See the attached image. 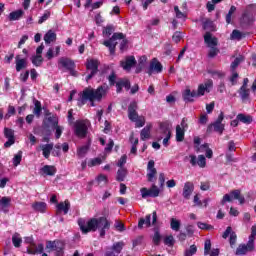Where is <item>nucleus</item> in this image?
<instances>
[{
  "label": "nucleus",
  "instance_id": "obj_1",
  "mask_svg": "<svg viewBox=\"0 0 256 256\" xmlns=\"http://www.w3.org/2000/svg\"><path fill=\"white\" fill-rule=\"evenodd\" d=\"M78 225L80 230L84 235L87 233L95 232L97 229L100 231V237H105L107 231L111 229V222L107 220V217L102 216L99 218H91L87 224H85V220H78Z\"/></svg>",
  "mask_w": 256,
  "mask_h": 256
},
{
  "label": "nucleus",
  "instance_id": "obj_2",
  "mask_svg": "<svg viewBox=\"0 0 256 256\" xmlns=\"http://www.w3.org/2000/svg\"><path fill=\"white\" fill-rule=\"evenodd\" d=\"M105 95V88L99 86L97 89L85 88L78 98V107H83L87 101H91V106L95 107L93 101H101Z\"/></svg>",
  "mask_w": 256,
  "mask_h": 256
},
{
  "label": "nucleus",
  "instance_id": "obj_3",
  "mask_svg": "<svg viewBox=\"0 0 256 256\" xmlns=\"http://www.w3.org/2000/svg\"><path fill=\"white\" fill-rule=\"evenodd\" d=\"M118 40H122L120 43V51H123V49H125L127 47L128 41H127V39H125V34H123L121 32L114 33L111 38H109L108 40H106L102 43V45H104L105 47H108V49L110 51V55L115 54V49L117 47Z\"/></svg>",
  "mask_w": 256,
  "mask_h": 256
},
{
  "label": "nucleus",
  "instance_id": "obj_4",
  "mask_svg": "<svg viewBox=\"0 0 256 256\" xmlns=\"http://www.w3.org/2000/svg\"><path fill=\"white\" fill-rule=\"evenodd\" d=\"M99 65H101V62L97 59H87L86 60V71H90V73L86 76V81H91L92 78L96 76L97 73H99Z\"/></svg>",
  "mask_w": 256,
  "mask_h": 256
},
{
  "label": "nucleus",
  "instance_id": "obj_5",
  "mask_svg": "<svg viewBox=\"0 0 256 256\" xmlns=\"http://www.w3.org/2000/svg\"><path fill=\"white\" fill-rule=\"evenodd\" d=\"M232 199H236L239 201L240 205L245 203V197L241 195V190L236 189L232 190L230 194H225L221 200V205H225L227 202L231 203Z\"/></svg>",
  "mask_w": 256,
  "mask_h": 256
},
{
  "label": "nucleus",
  "instance_id": "obj_6",
  "mask_svg": "<svg viewBox=\"0 0 256 256\" xmlns=\"http://www.w3.org/2000/svg\"><path fill=\"white\" fill-rule=\"evenodd\" d=\"M155 227L157 225V211L152 212V222H151V214L145 216V218H140L138 220V229H143L144 227L148 228Z\"/></svg>",
  "mask_w": 256,
  "mask_h": 256
},
{
  "label": "nucleus",
  "instance_id": "obj_7",
  "mask_svg": "<svg viewBox=\"0 0 256 256\" xmlns=\"http://www.w3.org/2000/svg\"><path fill=\"white\" fill-rule=\"evenodd\" d=\"M58 63L59 65H61V67L67 69V71L70 72V75H72V77H75V75H77V72L75 71V61L71 60V58L61 57Z\"/></svg>",
  "mask_w": 256,
  "mask_h": 256
},
{
  "label": "nucleus",
  "instance_id": "obj_8",
  "mask_svg": "<svg viewBox=\"0 0 256 256\" xmlns=\"http://www.w3.org/2000/svg\"><path fill=\"white\" fill-rule=\"evenodd\" d=\"M87 124L83 120H77L74 123V133L76 137H87Z\"/></svg>",
  "mask_w": 256,
  "mask_h": 256
},
{
  "label": "nucleus",
  "instance_id": "obj_9",
  "mask_svg": "<svg viewBox=\"0 0 256 256\" xmlns=\"http://www.w3.org/2000/svg\"><path fill=\"white\" fill-rule=\"evenodd\" d=\"M123 247H125V243L122 241L116 242L112 247L106 248L105 256H118L123 251Z\"/></svg>",
  "mask_w": 256,
  "mask_h": 256
},
{
  "label": "nucleus",
  "instance_id": "obj_10",
  "mask_svg": "<svg viewBox=\"0 0 256 256\" xmlns=\"http://www.w3.org/2000/svg\"><path fill=\"white\" fill-rule=\"evenodd\" d=\"M163 72V64L157 60V58H153L150 62V66L147 69L146 73L148 75H153V73H162Z\"/></svg>",
  "mask_w": 256,
  "mask_h": 256
},
{
  "label": "nucleus",
  "instance_id": "obj_11",
  "mask_svg": "<svg viewBox=\"0 0 256 256\" xmlns=\"http://www.w3.org/2000/svg\"><path fill=\"white\" fill-rule=\"evenodd\" d=\"M140 193L142 195V199H147V197H159V188L157 187V185H152L151 189H147V188H141L140 189Z\"/></svg>",
  "mask_w": 256,
  "mask_h": 256
},
{
  "label": "nucleus",
  "instance_id": "obj_12",
  "mask_svg": "<svg viewBox=\"0 0 256 256\" xmlns=\"http://www.w3.org/2000/svg\"><path fill=\"white\" fill-rule=\"evenodd\" d=\"M123 89L125 91H130L131 89V81L128 78H120L116 82V93H123Z\"/></svg>",
  "mask_w": 256,
  "mask_h": 256
},
{
  "label": "nucleus",
  "instance_id": "obj_13",
  "mask_svg": "<svg viewBox=\"0 0 256 256\" xmlns=\"http://www.w3.org/2000/svg\"><path fill=\"white\" fill-rule=\"evenodd\" d=\"M46 249H50V251H62L65 250V243L61 240H54V241H47L46 242Z\"/></svg>",
  "mask_w": 256,
  "mask_h": 256
},
{
  "label": "nucleus",
  "instance_id": "obj_14",
  "mask_svg": "<svg viewBox=\"0 0 256 256\" xmlns=\"http://www.w3.org/2000/svg\"><path fill=\"white\" fill-rule=\"evenodd\" d=\"M211 89H213V80H208L204 84H200L198 86L196 96L197 97H203V95H205V91H206V93H210Z\"/></svg>",
  "mask_w": 256,
  "mask_h": 256
},
{
  "label": "nucleus",
  "instance_id": "obj_15",
  "mask_svg": "<svg viewBox=\"0 0 256 256\" xmlns=\"http://www.w3.org/2000/svg\"><path fill=\"white\" fill-rule=\"evenodd\" d=\"M147 181L153 183L155 181V176L157 175V169L155 168V161L150 160L147 165Z\"/></svg>",
  "mask_w": 256,
  "mask_h": 256
},
{
  "label": "nucleus",
  "instance_id": "obj_16",
  "mask_svg": "<svg viewBox=\"0 0 256 256\" xmlns=\"http://www.w3.org/2000/svg\"><path fill=\"white\" fill-rule=\"evenodd\" d=\"M137 109H139V106L137 105V101L130 102L128 106V119H130L132 122L137 121V118L139 117V113H137Z\"/></svg>",
  "mask_w": 256,
  "mask_h": 256
},
{
  "label": "nucleus",
  "instance_id": "obj_17",
  "mask_svg": "<svg viewBox=\"0 0 256 256\" xmlns=\"http://www.w3.org/2000/svg\"><path fill=\"white\" fill-rule=\"evenodd\" d=\"M135 65H137V60L135 59V56H127L125 58V61L120 62V66L122 67V69H124V71H131V69H133Z\"/></svg>",
  "mask_w": 256,
  "mask_h": 256
},
{
  "label": "nucleus",
  "instance_id": "obj_18",
  "mask_svg": "<svg viewBox=\"0 0 256 256\" xmlns=\"http://www.w3.org/2000/svg\"><path fill=\"white\" fill-rule=\"evenodd\" d=\"M255 13H256V4L247 5L242 13L243 21H246V23H249V17H253Z\"/></svg>",
  "mask_w": 256,
  "mask_h": 256
},
{
  "label": "nucleus",
  "instance_id": "obj_19",
  "mask_svg": "<svg viewBox=\"0 0 256 256\" xmlns=\"http://www.w3.org/2000/svg\"><path fill=\"white\" fill-rule=\"evenodd\" d=\"M195 191V184L191 181H187L184 184L182 196L184 199L189 200L191 199V195H193V192Z\"/></svg>",
  "mask_w": 256,
  "mask_h": 256
},
{
  "label": "nucleus",
  "instance_id": "obj_20",
  "mask_svg": "<svg viewBox=\"0 0 256 256\" xmlns=\"http://www.w3.org/2000/svg\"><path fill=\"white\" fill-rule=\"evenodd\" d=\"M70 209L71 202H69V200H65L64 202H60L56 205V214L61 215V213H63L64 215H67Z\"/></svg>",
  "mask_w": 256,
  "mask_h": 256
},
{
  "label": "nucleus",
  "instance_id": "obj_21",
  "mask_svg": "<svg viewBox=\"0 0 256 256\" xmlns=\"http://www.w3.org/2000/svg\"><path fill=\"white\" fill-rule=\"evenodd\" d=\"M43 251H45V246L43 245V243H40L38 245L37 243H35V246L30 245L26 249V253H28V255H41Z\"/></svg>",
  "mask_w": 256,
  "mask_h": 256
},
{
  "label": "nucleus",
  "instance_id": "obj_22",
  "mask_svg": "<svg viewBox=\"0 0 256 256\" xmlns=\"http://www.w3.org/2000/svg\"><path fill=\"white\" fill-rule=\"evenodd\" d=\"M212 131L219 133V135H223V131H225V124H218L217 122L209 124L206 133L211 134Z\"/></svg>",
  "mask_w": 256,
  "mask_h": 256
},
{
  "label": "nucleus",
  "instance_id": "obj_23",
  "mask_svg": "<svg viewBox=\"0 0 256 256\" xmlns=\"http://www.w3.org/2000/svg\"><path fill=\"white\" fill-rule=\"evenodd\" d=\"M182 97L185 103H193V101H195L194 100L195 97H197V91L196 90L191 91V89L187 88L182 93Z\"/></svg>",
  "mask_w": 256,
  "mask_h": 256
},
{
  "label": "nucleus",
  "instance_id": "obj_24",
  "mask_svg": "<svg viewBox=\"0 0 256 256\" xmlns=\"http://www.w3.org/2000/svg\"><path fill=\"white\" fill-rule=\"evenodd\" d=\"M15 65L17 73H20L23 69H27V58H21L20 55H16Z\"/></svg>",
  "mask_w": 256,
  "mask_h": 256
},
{
  "label": "nucleus",
  "instance_id": "obj_25",
  "mask_svg": "<svg viewBox=\"0 0 256 256\" xmlns=\"http://www.w3.org/2000/svg\"><path fill=\"white\" fill-rule=\"evenodd\" d=\"M204 43H206L208 47H217L219 41L217 40V37H213L211 32H206L204 35Z\"/></svg>",
  "mask_w": 256,
  "mask_h": 256
},
{
  "label": "nucleus",
  "instance_id": "obj_26",
  "mask_svg": "<svg viewBox=\"0 0 256 256\" xmlns=\"http://www.w3.org/2000/svg\"><path fill=\"white\" fill-rule=\"evenodd\" d=\"M202 28H203L204 31H207V33L217 31V29L215 27V23L213 22V20H211L209 18H205L202 21Z\"/></svg>",
  "mask_w": 256,
  "mask_h": 256
},
{
  "label": "nucleus",
  "instance_id": "obj_27",
  "mask_svg": "<svg viewBox=\"0 0 256 256\" xmlns=\"http://www.w3.org/2000/svg\"><path fill=\"white\" fill-rule=\"evenodd\" d=\"M154 231V235L152 236V242L154 245H156V247H159V245H161V231L159 230V226H154L153 228Z\"/></svg>",
  "mask_w": 256,
  "mask_h": 256
},
{
  "label": "nucleus",
  "instance_id": "obj_28",
  "mask_svg": "<svg viewBox=\"0 0 256 256\" xmlns=\"http://www.w3.org/2000/svg\"><path fill=\"white\" fill-rule=\"evenodd\" d=\"M151 124L146 125L140 132L141 141H147V139L151 138Z\"/></svg>",
  "mask_w": 256,
  "mask_h": 256
},
{
  "label": "nucleus",
  "instance_id": "obj_29",
  "mask_svg": "<svg viewBox=\"0 0 256 256\" xmlns=\"http://www.w3.org/2000/svg\"><path fill=\"white\" fill-rule=\"evenodd\" d=\"M237 121H240V123H244L245 125H251L253 123V116L251 115H245L243 113H240L236 116Z\"/></svg>",
  "mask_w": 256,
  "mask_h": 256
},
{
  "label": "nucleus",
  "instance_id": "obj_30",
  "mask_svg": "<svg viewBox=\"0 0 256 256\" xmlns=\"http://www.w3.org/2000/svg\"><path fill=\"white\" fill-rule=\"evenodd\" d=\"M41 171L42 173H44V175L53 177L57 173V168L54 165H45L44 167L41 168Z\"/></svg>",
  "mask_w": 256,
  "mask_h": 256
},
{
  "label": "nucleus",
  "instance_id": "obj_31",
  "mask_svg": "<svg viewBox=\"0 0 256 256\" xmlns=\"http://www.w3.org/2000/svg\"><path fill=\"white\" fill-rule=\"evenodd\" d=\"M41 149L43 157H45V159H49V157H51V151H53V143L44 144L41 146Z\"/></svg>",
  "mask_w": 256,
  "mask_h": 256
},
{
  "label": "nucleus",
  "instance_id": "obj_32",
  "mask_svg": "<svg viewBox=\"0 0 256 256\" xmlns=\"http://www.w3.org/2000/svg\"><path fill=\"white\" fill-rule=\"evenodd\" d=\"M32 209L38 213H45L47 211V203L45 202H35L32 204Z\"/></svg>",
  "mask_w": 256,
  "mask_h": 256
},
{
  "label": "nucleus",
  "instance_id": "obj_33",
  "mask_svg": "<svg viewBox=\"0 0 256 256\" xmlns=\"http://www.w3.org/2000/svg\"><path fill=\"white\" fill-rule=\"evenodd\" d=\"M44 41L47 45H49V43H53V41H57V34L53 32V30H48L44 35Z\"/></svg>",
  "mask_w": 256,
  "mask_h": 256
},
{
  "label": "nucleus",
  "instance_id": "obj_34",
  "mask_svg": "<svg viewBox=\"0 0 256 256\" xmlns=\"http://www.w3.org/2000/svg\"><path fill=\"white\" fill-rule=\"evenodd\" d=\"M254 249H249V244H240L236 249L235 255H247L249 251H253Z\"/></svg>",
  "mask_w": 256,
  "mask_h": 256
},
{
  "label": "nucleus",
  "instance_id": "obj_35",
  "mask_svg": "<svg viewBox=\"0 0 256 256\" xmlns=\"http://www.w3.org/2000/svg\"><path fill=\"white\" fill-rule=\"evenodd\" d=\"M238 93L240 95L242 103H249V89L239 88Z\"/></svg>",
  "mask_w": 256,
  "mask_h": 256
},
{
  "label": "nucleus",
  "instance_id": "obj_36",
  "mask_svg": "<svg viewBox=\"0 0 256 256\" xmlns=\"http://www.w3.org/2000/svg\"><path fill=\"white\" fill-rule=\"evenodd\" d=\"M185 131L186 130L181 128V125L176 126V141L178 143H181L185 140Z\"/></svg>",
  "mask_w": 256,
  "mask_h": 256
},
{
  "label": "nucleus",
  "instance_id": "obj_37",
  "mask_svg": "<svg viewBox=\"0 0 256 256\" xmlns=\"http://www.w3.org/2000/svg\"><path fill=\"white\" fill-rule=\"evenodd\" d=\"M21 243H23V238H21L20 233H14L12 235V244L16 249H19L21 247Z\"/></svg>",
  "mask_w": 256,
  "mask_h": 256
},
{
  "label": "nucleus",
  "instance_id": "obj_38",
  "mask_svg": "<svg viewBox=\"0 0 256 256\" xmlns=\"http://www.w3.org/2000/svg\"><path fill=\"white\" fill-rule=\"evenodd\" d=\"M127 177V168H119L116 174V181L119 183H122V181H125V178Z\"/></svg>",
  "mask_w": 256,
  "mask_h": 256
},
{
  "label": "nucleus",
  "instance_id": "obj_39",
  "mask_svg": "<svg viewBox=\"0 0 256 256\" xmlns=\"http://www.w3.org/2000/svg\"><path fill=\"white\" fill-rule=\"evenodd\" d=\"M23 10H16L9 14L8 19L9 21H19L21 17H23Z\"/></svg>",
  "mask_w": 256,
  "mask_h": 256
},
{
  "label": "nucleus",
  "instance_id": "obj_40",
  "mask_svg": "<svg viewBox=\"0 0 256 256\" xmlns=\"http://www.w3.org/2000/svg\"><path fill=\"white\" fill-rule=\"evenodd\" d=\"M41 111H43V107L41 106V101L35 100L34 101V109L33 113L36 117H41Z\"/></svg>",
  "mask_w": 256,
  "mask_h": 256
},
{
  "label": "nucleus",
  "instance_id": "obj_41",
  "mask_svg": "<svg viewBox=\"0 0 256 256\" xmlns=\"http://www.w3.org/2000/svg\"><path fill=\"white\" fill-rule=\"evenodd\" d=\"M11 206V198L4 196L0 199V207L2 210L7 209V207Z\"/></svg>",
  "mask_w": 256,
  "mask_h": 256
},
{
  "label": "nucleus",
  "instance_id": "obj_42",
  "mask_svg": "<svg viewBox=\"0 0 256 256\" xmlns=\"http://www.w3.org/2000/svg\"><path fill=\"white\" fill-rule=\"evenodd\" d=\"M114 32H115V26H113L111 24L107 25L102 30L104 37H111V35H113Z\"/></svg>",
  "mask_w": 256,
  "mask_h": 256
},
{
  "label": "nucleus",
  "instance_id": "obj_43",
  "mask_svg": "<svg viewBox=\"0 0 256 256\" xmlns=\"http://www.w3.org/2000/svg\"><path fill=\"white\" fill-rule=\"evenodd\" d=\"M31 62L35 67H41V65H43V56L42 55L32 56Z\"/></svg>",
  "mask_w": 256,
  "mask_h": 256
},
{
  "label": "nucleus",
  "instance_id": "obj_44",
  "mask_svg": "<svg viewBox=\"0 0 256 256\" xmlns=\"http://www.w3.org/2000/svg\"><path fill=\"white\" fill-rule=\"evenodd\" d=\"M22 159H23V151H18V153L14 155V158H13L14 167H19V165H21Z\"/></svg>",
  "mask_w": 256,
  "mask_h": 256
},
{
  "label": "nucleus",
  "instance_id": "obj_45",
  "mask_svg": "<svg viewBox=\"0 0 256 256\" xmlns=\"http://www.w3.org/2000/svg\"><path fill=\"white\" fill-rule=\"evenodd\" d=\"M170 227H171L172 231H179V229H181V221H179L175 218H171Z\"/></svg>",
  "mask_w": 256,
  "mask_h": 256
},
{
  "label": "nucleus",
  "instance_id": "obj_46",
  "mask_svg": "<svg viewBox=\"0 0 256 256\" xmlns=\"http://www.w3.org/2000/svg\"><path fill=\"white\" fill-rule=\"evenodd\" d=\"M159 129L163 135H169L171 133V130L169 129V124L167 122H160Z\"/></svg>",
  "mask_w": 256,
  "mask_h": 256
},
{
  "label": "nucleus",
  "instance_id": "obj_47",
  "mask_svg": "<svg viewBox=\"0 0 256 256\" xmlns=\"http://www.w3.org/2000/svg\"><path fill=\"white\" fill-rule=\"evenodd\" d=\"M197 254V245L192 244L184 251V256H193Z\"/></svg>",
  "mask_w": 256,
  "mask_h": 256
},
{
  "label": "nucleus",
  "instance_id": "obj_48",
  "mask_svg": "<svg viewBox=\"0 0 256 256\" xmlns=\"http://www.w3.org/2000/svg\"><path fill=\"white\" fill-rule=\"evenodd\" d=\"M243 37H245V34L239 30H233L231 33V39H237V41H241Z\"/></svg>",
  "mask_w": 256,
  "mask_h": 256
},
{
  "label": "nucleus",
  "instance_id": "obj_49",
  "mask_svg": "<svg viewBox=\"0 0 256 256\" xmlns=\"http://www.w3.org/2000/svg\"><path fill=\"white\" fill-rule=\"evenodd\" d=\"M235 11H237V7L235 6H231L228 13L226 14V23L227 25H230L231 23V17H233V13H235Z\"/></svg>",
  "mask_w": 256,
  "mask_h": 256
},
{
  "label": "nucleus",
  "instance_id": "obj_50",
  "mask_svg": "<svg viewBox=\"0 0 256 256\" xmlns=\"http://www.w3.org/2000/svg\"><path fill=\"white\" fill-rule=\"evenodd\" d=\"M197 165H198L201 169H205V167H207V159L205 158L204 155H199V156H198Z\"/></svg>",
  "mask_w": 256,
  "mask_h": 256
},
{
  "label": "nucleus",
  "instance_id": "obj_51",
  "mask_svg": "<svg viewBox=\"0 0 256 256\" xmlns=\"http://www.w3.org/2000/svg\"><path fill=\"white\" fill-rule=\"evenodd\" d=\"M197 227L199 229H202L203 231H211V230L214 229L213 225L207 224V223H203V222H198L197 223Z\"/></svg>",
  "mask_w": 256,
  "mask_h": 256
},
{
  "label": "nucleus",
  "instance_id": "obj_52",
  "mask_svg": "<svg viewBox=\"0 0 256 256\" xmlns=\"http://www.w3.org/2000/svg\"><path fill=\"white\" fill-rule=\"evenodd\" d=\"M164 245H167V247H173L175 245V238L173 235H169L164 238Z\"/></svg>",
  "mask_w": 256,
  "mask_h": 256
},
{
  "label": "nucleus",
  "instance_id": "obj_53",
  "mask_svg": "<svg viewBox=\"0 0 256 256\" xmlns=\"http://www.w3.org/2000/svg\"><path fill=\"white\" fill-rule=\"evenodd\" d=\"M4 137L6 139H15V132L11 128H4Z\"/></svg>",
  "mask_w": 256,
  "mask_h": 256
},
{
  "label": "nucleus",
  "instance_id": "obj_54",
  "mask_svg": "<svg viewBox=\"0 0 256 256\" xmlns=\"http://www.w3.org/2000/svg\"><path fill=\"white\" fill-rule=\"evenodd\" d=\"M101 163H103V160L100 157L93 158L88 162V167H95L101 165Z\"/></svg>",
  "mask_w": 256,
  "mask_h": 256
},
{
  "label": "nucleus",
  "instance_id": "obj_55",
  "mask_svg": "<svg viewBox=\"0 0 256 256\" xmlns=\"http://www.w3.org/2000/svg\"><path fill=\"white\" fill-rule=\"evenodd\" d=\"M109 85H117V74L115 71H112L111 74L108 76Z\"/></svg>",
  "mask_w": 256,
  "mask_h": 256
},
{
  "label": "nucleus",
  "instance_id": "obj_56",
  "mask_svg": "<svg viewBox=\"0 0 256 256\" xmlns=\"http://www.w3.org/2000/svg\"><path fill=\"white\" fill-rule=\"evenodd\" d=\"M211 253V240L207 239L204 242V255H209Z\"/></svg>",
  "mask_w": 256,
  "mask_h": 256
},
{
  "label": "nucleus",
  "instance_id": "obj_57",
  "mask_svg": "<svg viewBox=\"0 0 256 256\" xmlns=\"http://www.w3.org/2000/svg\"><path fill=\"white\" fill-rule=\"evenodd\" d=\"M217 55H219L218 48L215 46L210 47L208 57H210V59H213V57H217Z\"/></svg>",
  "mask_w": 256,
  "mask_h": 256
},
{
  "label": "nucleus",
  "instance_id": "obj_58",
  "mask_svg": "<svg viewBox=\"0 0 256 256\" xmlns=\"http://www.w3.org/2000/svg\"><path fill=\"white\" fill-rule=\"evenodd\" d=\"M53 129H55V137L56 139H61V135H63V127L59 126V124H57L56 126L53 127Z\"/></svg>",
  "mask_w": 256,
  "mask_h": 256
},
{
  "label": "nucleus",
  "instance_id": "obj_59",
  "mask_svg": "<svg viewBox=\"0 0 256 256\" xmlns=\"http://www.w3.org/2000/svg\"><path fill=\"white\" fill-rule=\"evenodd\" d=\"M49 17H51V12L45 11L44 14L39 18L38 24L42 25V23H45Z\"/></svg>",
  "mask_w": 256,
  "mask_h": 256
},
{
  "label": "nucleus",
  "instance_id": "obj_60",
  "mask_svg": "<svg viewBox=\"0 0 256 256\" xmlns=\"http://www.w3.org/2000/svg\"><path fill=\"white\" fill-rule=\"evenodd\" d=\"M46 120L52 125V127H57V125H59V120L56 116H48Z\"/></svg>",
  "mask_w": 256,
  "mask_h": 256
},
{
  "label": "nucleus",
  "instance_id": "obj_61",
  "mask_svg": "<svg viewBox=\"0 0 256 256\" xmlns=\"http://www.w3.org/2000/svg\"><path fill=\"white\" fill-rule=\"evenodd\" d=\"M15 113H17V111L15 110V107L9 105L8 106V112L5 115V119H9L10 117H13V115H15Z\"/></svg>",
  "mask_w": 256,
  "mask_h": 256
},
{
  "label": "nucleus",
  "instance_id": "obj_62",
  "mask_svg": "<svg viewBox=\"0 0 256 256\" xmlns=\"http://www.w3.org/2000/svg\"><path fill=\"white\" fill-rule=\"evenodd\" d=\"M87 151H89V148L87 146H82L77 151L78 157H85V155H87Z\"/></svg>",
  "mask_w": 256,
  "mask_h": 256
},
{
  "label": "nucleus",
  "instance_id": "obj_63",
  "mask_svg": "<svg viewBox=\"0 0 256 256\" xmlns=\"http://www.w3.org/2000/svg\"><path fill=\"white\" fill-rule=\"evenodd\" d=\"M181 39H183V36H181L180 31H176L172 36V41H174V43H180Z\"/></svg>",
  "mask_w": 256,
  "mask_h": 256
},
{
  "label": "nucleus",
  "instance_id": "obj_64",
  "mask_svg": "<svg viewBox=\"0 0 256 256\" xmlns=\"http://www.w3.org/2000/svg\"><path fill=\"white\" fill-rule=\"evenodd\" d=\"M133 123H136V127H144L145 126V117H138L136 121H132Z\"/></svg>",
  "mask_w": 256,
  "mask_h": 256
}]
</instances>
